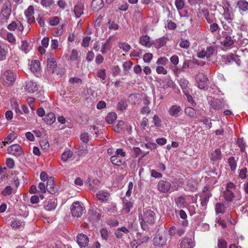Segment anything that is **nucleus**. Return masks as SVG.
Returning a JSON list of instances; mask_svg holds the SVG:
<instances>
[{
  "instance_id": "nucleus-46",
  "label": "nucleus",
  "mask_w": 248,
  "mask_h": 248,
  "mask_svg": "<svg viewBox=\"0 0 248 248\" xmlns=\"http://www.w3.org/2000/svg\"><path fill=\"white\" fill-rule=\"evenodd\" d=\"M124 122L122 121H119L114 126V131L117 133H121L123 131V126L124 125Z\"/></svg>"
},
{
  "instance_id": "nucleus-52",
  "label": "nucleus",
  "mask_w": 248,
  "mask_h": 248,
  "mask_svg": "<svg viewBox=\"0 0 248 248\" xmlns=\"http://www.w3.org/2000/svg\"><path fill=\"white\" fill-rule=\"evenodd\" d=\"M175 4L177 9L179 11L184 8L185 6V1L184 0H175Z\"/></svg>"
},
{
  "instance_id": "nucleus-35",
  "label": "nucleus",
  "mask_w": 248,
  "mask_h": 248,
  "mask_svg": "<svg viewBox=\"0 0 248 248\" xmlns=\"http://www.w3.org/2000/svg\"><path fill=\"white\" fill-rule=\"evenodd\" d=\"M179 83L183 89V93H184L185 90L189 91L190 84L188 80L185 79H181Z\"/></svg>"
},
{
  "instance_id": "nucleus-58",
  "label": "nucleus",
  "mask_w": 248,
  "mask_h": 248,
  "mask_svg": "<svg viewBox=\"0 0 248 248\" xmlns=\"http://www.w3.org/2000/svg\"><path fill=\"white\" fill-rule=\"evenodd\" d=\"M117 205L114 202H111L109 205L108 210L111 213H114L117 211Z\"/></svg>"
},
{
  "instance_id": "nucleus-14",
  "label": "nucleus",
  "mask_w": 248,
  "mask_h": 248,
  "mask_svg": "<svg viewBox=\"0 0 248 248\" xmlns=\"http://www.w3.org/2000/svg\"><path fill=\"white\" fill-rule=\"evenodd\" d=\"M97 199L101 202H104L108 201L110 195L106 190H100L96 194Z\"/></svg>"
},
{
  "instance_id": "nucleus-7",
  "label": "nucleus",
  "mask_w": 248,
  "mask_h": 248,
  "mask_svg": "<svg viewBox=\"0 0 248 248\" xmlns=\"http://www.w3.org/2000/svg\"><path fill=\"white\" fill-rule=\"evenodd\" d=\"M214 52V49L213 46H208L206 49H203L200 50L197 53V56L199 58L201 59H204L205 58L207 59L212 55Z\"/></svg>"
},
{
  "instance_id": "nucleus-15",
  "label": "nucleus",
  "mask_w": 248,
  "mask_h": 248,
  "mask_svg": "<svg viewBox=\"0 0 248 248\" xmlns=\"http://www.w3.org/2000/svg\"><path fill=\"white\" fill-rule=\"evenodd\" d=\"M194 246L195 243L193 240L187 237L183 238L180 243L181 248H193Z\"/></svg>"
},
{
  "instance_id": "nucleus-31",
  "label": "nucleus",
  "mask_w": 248,
  "mask_h": 248,
  "mask_svg": "<svg viewBox=\"0 0 248 248\" xmlns=\"http://www.w3.org/2000/svg\"><path fill=\"white\" fill-rule=\"evenodd\" d=\"M111 46L110 42L108 40L102 43L100 51L104 54L107 53L110 49Z\"/></svg>"
},
{
  "instance_id": "nucleus-33",
  "label": "nucleus",
  "mask_w": 248,
  "mask_h": 248,
  "mask_svg": "<svg viewBox=\"0 0 248 248\" xmlns=\"http://www.w3.org/2000/svg\"><path fill=\"white\" fill-rule=\"evenodd\" d=\"M140 43L147 47H150L151 46V43L150 41V37L147 35H143L140 38Z\"/></svg>"
},
{
  "instance_id": "nucleus-61",
  "label": "nucleus",
  "mask_w": 248,
  "mask_h": 248,
  "mask_svg": "<svg viewBox=\"0 0 248 248\" xmlns=\"http://www.w3.org/2000/svg\"><path fill=\"white\" fill-rule=\"evenodd\" d=\"M153 54L150 53H146L143 55V59L144 62H150L153 59Z\"/></svg>"
},
{
  "instance_id": "nucleus-49",
  "label": "nucleus",
  "mask_w": 248,
  "mask_h": 248,
  "mask_svg": "<svg viewBox=\"0 0 248 248\" xmlns=\"http://www.w3.org/2000/svg\"><path fill=\"white\" fill-rule=\"evenodd\" d=\"M118 46L120 49H122L123 50V51H124L125 52L128 51L131 48L130 46L128 44L126 43V42L119 43V44L118 45Z\"/></svg>"
},
{
  "instance_id": "nucleus-24",
  "label": "nucleus",
  "mask_w": 248,
  "mask_h": 248,
  "mask_svg": "<svg viewBox=\"0 0 248 248\" xmlns=\"http://www.w3.org/2000/svg\"><path fill=\"white\" fill-rule=\"evenodd\" d=\"M225 101L223 99H215L211 104L212 107L215 109H219L224 107Z\"/></svg>"
},
{
  "instance_id": "nucleus-17",
  "label": "nucleus",
  "mask_w": 248,
  "mask_h": 248,
  "mask_svg": "<svg viewBox=\"0 0 248 248\" xmlns=\"http://www.w3.org/2000/svg\"><path fill=\"white\" fill-rule=\"evenodd\" d=\"M46 188L49 193L51 194H54L57 192V188L54 185V180L52 177H50L47 179Z\"/></svg>"
},
{
  "instance_id": "nucleus-45",
  "label": "nucleus",
  "mask_w": 248,
  "mask_h": 248,
  "mask_svg": "<svg viewBox=\"0 0 248 248\" xmlns=\"http://www.w3.org/2000/svg\"><path fill=\"white\" fill-rule=\"evenodd\" d=\"M140 233H139V232L137 233V236H138L137 239L139 241V244H140V245L141 244L147 242L149 241V240L150 239V237L149 236L145 235V236H143V237L140 236Z\"/></svg>"
},
{
  "instance_id": "nucleus-16",
  "label": "nucleus",
  "mask_w": 248,
  "mask_h": 248,
  "mask_svg": "<svg viewBox=\"0 0 248 248\" xmlns=\"http://www.w3.org/2000/svg\"><path fill=\"white\" fill-rule=\"evenodd\" d=\"M34 13V7L32 5L30 6L25 11L24 14L29 23H33L34 22L35 19L33 16Z\"/></svg>"
},
{
  "instance_id": "nucleus-60",
  "label": "nucleus",
  "mask_w": 248,
  "mask_h": 248,
  "mask_svg": "<svg viewBox=\"0 0 248 248\" xmlns=\"http://www.w3.org/2000/svg\"><path fill=\"white\" fill-rule=\"evenodd\" d=\"M91 39V37L90 36H86L84 37L82 41L81 45L84 47H87L89 46L90 41Z\"/></svg>"
},
{
  "instance_id": "nucleus-40",
  "label": "nucleus",
  "mask_w": 248,
  "mask_h": 248,
  "mask_svg": "<svg viewBox=\"0 0 248 248\" xmlns=\"http://www.w3.org/2000/svg\"><path fill=\"white\" fill-rule=\"evenodd\" d=\"M185 113L190 117H195L196 116V110L191 107H187L185 109Z\"/></svg>"
},
{
  "instance_id": "nucleus-54",
  "label": "nucleus",
  "mask_w": 248,
  "mask_h": 248,
  "mask_svg": "<svg viewBox=\"0 0 248 248\" xmlns=\"http://www.w3.org/2000/svg\"><path fill=\"white\" fill-rule=\"evenodd\" d=\"M248 172L247 169L246 168H243L241 169L239 173V177L240 178L243 179L247 177V173Z\"/></svg>"
},
{
  "instance_id": "nucleus-48",
  "label": "nucleus",
  "mask_w": 248,
  "mask_h": 248,
  "mask_svg": "<svg viewBox=\"0 0 248 248\" xmlns=\"http://www.w3.org/2000/svg\"><path fill=\"white\" fill-rule=\"evenodd\" d=\"M16 138V133H11L9 134L5 139L4 143L9 144L11 143Z\"/></svg>"
},
{
  "instance_id": "nucleus-28",
  "label": "nucleus",
  "mask_w": 248,
  "mask_h": 248,
  "mask_svg": "<svg viewBox=\"0 0 248 248\" xmlns=\"http://www.w3.org/2000/svg\"><path fill=\"white\" fill-rule=\"evenodd\" d=\"M181 110V108L180 107L176 105H173L170 108L169 110V113L171 116L174 117H178Z\"/></svg>"
},
{
  "instance_id": "nucleus-53",
  "label": "nucleus",
  "mask_w": 248,
  "mask_h": 248,
  "mask_svg": "<svg viewBox=\"0 0 248 248\" xmlns=\"http://www.w3.org/2000/svg\"><path fill=\"white\" fill-rule=\"evenodd\" d=\"M224 17L225 19L229 23L231 22L233 19V15L230 13L229 11H225L224 13Z\"/></svg>"
},
{
  "instance_id": "nucleus-59",
  "label": "nucleus",
  "mask_w": 248,
  "mask_h": 248,
  "mask_svg": "<svg viewBox=\"0 0 248 248\" xmlns=\"http://www.w3.org/2000/svg\"><path fill=\"white\" fill-rule=\"evenodd\" d=\"M219 29V26L217 23H210V29L209 30L212 33H214L218 30Z\"/></svg>"
},
{
  "instance_id": "nucleus-29",
  "label": "nucleus",
  "mask_w": 248,
  "mask_h": 248,
  "mask_svg": "<svg viewBox=\"0 0 248 248\" xmlns=\"http://www.w3.org/2000/svg\"><path fill=\"white\" fill-rule=\"evenodd\" d=\"M111 162L113 164L116 166H120L123 164L124 160L119 156L113 155L110 158Z\"/></svg>"
},
{
  "instance_id": "nucleus-39",
  "label": "nucleus",
  "mask_w": 248,
  "mask_h": 248,
  "mask_svg": "<svg viewBox=\"0 0 248 248\" xmlns=\"http://www.w3.org/2000/svg\"><path fill=\"white\" fill-rule=\"evenodd\" d=\"M60 21V18L58 16H52L50 17L48 20V23L50 26H55L57 25Z\"/></svg>"
},
{
  "instance_id": "nucleus-5",
  "label": "nucleus",
  "mask_w": 248,
  "mask_h": 248,
  "mask_svg": "<svg viewBox=\"0 0 248 248\" xmlns=\"http://www.w3.org/2000/svg\"><path fill=\"white\" fill-rule=\"evenodd\" d=\"M195 80L199 88L204 90L208 89V79L203 73L198 74L195 77Z\"/></svg>"
},
{
  "instance_id": "nucleus-30",
  "label": "nucleus",
  "mask_w": 248,
  "mask_h": 248,
  "mask_svg": "<svg viewBox=\"0 0 248 248\" xmlns=\"http://www.w3.org/2000/svg\"><path fill=\"white\" fill-rule=\"evenodd\" d=\"M83 5L81 4L75 6L74 13L77 18H79L83 14Z\"/></svg>"
},
{
  "instance_id": "nucleus-32",
  "label": "nucleus",
  "mask_w": 248,
  "mask_h": 248,
  "mask_svg": "<svg viewBox=\"0 0 248 248\" xmlns=\"http://www.w3.org/2000/svg\"><path fill=\"white\" fill-rule=\"evenodd\" d=\"M20 49L25 53H27L31 49V46L27 42L26 40L21 41Z\"/></svg>"
},
{
  "instance_id": "nucleus-25",
  "label": "nucleus",
  "mask_w": 248,
  "mask_h": 248,
  "mask_svg": "<svg viewBox=\"0 0 248 248\" xmlns=\"http://www.w3.org/2000/svg\"><path fill=\"white\" fill-rule=\"evenodd\" d=\"M103 6V0H93L92 3V7L94 11H98L100 10Z\"/></svg>"
},
{
  "instance_id": "nucleus-38",
  "label": "nucleus",
  "mask_w": 248,
  "mask_h": 248,
  "mask_svg": "<svg viewBox=\"0 0 248 248\" xmlns=\"http://www.w3.org/2000/svg\"><path fill=\"white\" fill-rule=\"evenodd\" d=\"M228 163L231 168L232 171H235L236 169L237 163L234 159L232 156L230 157L228 159Z\"/></svg>"
},
{
  "instance_id": "nucleus-11",
  "label": "nucleus",
  "mask_w": 248,
  "mask_h": 248,
  "mask_svg": "<svg viewBox=\"0 0 248 248\" xmlns=\"http://www.w3.org/2000/svg\"><path fill=\"white\" fill-rule=\"evenodd\" d=\"M225 200L228 202H232L234 200H239L241 199L240 196L235 197L232 190H225L223 193Z\"/></svg>"
},
{
  "instance_id": "nucleus-13",
  "label": "nucleus",
  "mask_w": 248,
  "mask_h": 248,
  "mask_svg": "<svg viewBox=\"0 0 248 248\" xmlns=\"http://www.w3.org/2000/svg\"><path fill=\"white\" fill-rule=\"evenodd\" d=\"M57 206V200L54 198H50L44 203V207L47 211H51L55 209Z\"/></svg>"
},
{
  "instance_id": "nucleus-41",
  "label": "nucleus",
  "mask_w": 248,
  "mask_h": 248,
  "mask_svg": "<svg viewBox=\"0 0 248 248\" xmlns=\"http://www.w3.org/2000/svg\"><path fill=\"white\" fill-rule=\"evenodd\" d=\"M73 155L72 151L70 150L65 151L62 155L61 158L62 160L66 162L69 158H70Z\"/></svg>"
},
{
  "instance_id": "nucleus-26",
  "label": "nucleus",
  "mask_w": 248,
  "mask_h": 248,
  "mask_svg": "<svg viewBox=\"0 0 248 248\" xmlns=\"http://www.w3.org/2000/svg\"><path fill=\"white\" fill-rule=\"evenodd\" d=\"M45 122L47 124H52L56 121V117L53 113H48L44 118Z\"/></svg>"
},
{
  "instance_id": "nucleus-23",
  "label": "nucleus",
  "mask_w": 248,
  "mask_h": 248,
  "mask_svg": "<svg viewBox=\"0 0 248 248\" xmlns=\"http://www.w3.org/2000/svg\"><path fill=\"white\" fill-rule=\"evenodd\" d=\"M210 159L212 161H219L222 158V154L219 148L216 149L211 153Z\"/></svg>"
},
{
  "instance_id": "nucleus-44",
  "label": "nucleus",
  "mask_w": 248,
  "mask_h": 248,
  "mask_svg": "<svg viewBox=\"0 0 248 248\" xmlns=\"http://www.w3.org/2000/svg\"><path fill=\"white\" fill-rule=\"evenodd\" d=\"M54 1L53 0H41V4L46 9H48L52 6Z\"/></svg>"
},
{
  "instance_id": "nucleus-51",
  "label": "nucleus",
  "mask_w": 248,
  "mask_h": 248,
  "mask_svg": "<svg viewBox=\"0 0 248 248\" xmlns=\"http://www.w3.org/2000/svg\"><path fill=\"white\" fill-rule=\"evenodd\" d=\"M78 52L76 49H73L72 51L71 54L70 55V59L72 61H75L78 60Z\"/></svg>"
},
{
  "instance_id": "nucleus-47",
  "label": "nucleus",
  "mask_w": 248,
  "mask_h": 248,
  "mask_svg": "<svg viewBox=\"0 0 248 248\" xmlns=\"http://www.w3.org/2000/svg\"><path fill=\"white\" fill-rule=\"evenodd\" d=\"M97 76L98 78L101 79L102 81H104L106 79V74L105 70L102 69L98 70L97 72ZM104 83V82H103Z\"/></svg>"
},
{
  "instance_id": "nucleus-27",
  "label": "nucleus",
  "mask_w": 248,
  "mask_h": 248,
  "mask_svg": "<svg viewBox=\"0 0 248 248\" xmlns=\"http://www.w3.org/2000/svg\"><path fill=\"white\" fill-rule=\"evenodd\" d=\"M10 225L13 229L17 230L23 228L24 223L20 220L14 219L11 221Z\"/></svg>"
},
{
  "instance_id": "nucleus-57",
  "label": "nucleus",
  "mask_w": 248,
  "mask_h": 248,
  "mask_svg": "<svg viewBox=\"0 0 248 248\" xmlns=\"http://www.w3.org/2000/svg\"><path fill=\"white\" fill-rule=\"evenodd\" d=\"M127 107L126 102L124 101H120L117 105V108L120 110H123L126 108Z\"/></svg>"
},
{
  "instance_id": "nucleus-55",
  "label": "nucleus",
  "mask_w": 248,
  "mask_h": 248,
  "mask_svg": "<svg viewBox=\"0 0 248 248\" xmlns=\"http://www.w3.org/2000/svg\"><path fill=\"white\" fill-rule=\"evenodd\" d=\"M35 99L33 97H29L27 98L26 101L29 106L32 109V111L34 110V105L33 104L34 103Z\"/></svg>"
},
{
  "instance_id": "nucleus-64",
  "label": "nucleus",
  "mask_w": 248,
  "mask_h": 248,
  "mask_svg": "<svg viewBox=\"0 0 248 248\" xmlns=\"http://www.w3.org/2000/svg\"><path fill=\"white\" fill-rule=\"evenodd\" d=\"M7 39L10 43H15L16 42L15 36L13 33L10 32H8L7 34Z\"/></svg>"
},
{
  "instance_id": "nucleus-4",
  "label": "nucleus",
  "mask_w": 248,
  "mask_h": 248,
  "mask_svg": "<svg viewBox=\"0 0 248 248\" xmlns=\"http://www.w3.org/2000/svg\"><path fill=\"white\" fill-rule=\"evenodd\" d=\"M11 3L10 0H6L3 5L1 12L0 14V22H7L11 13Z\"/></svg>"
},
{
  "instance_id": "nucleus-3",
  "label": "nucleus",
  "mask_w": 248,
  "mask_h": 248,
  "mask_svg": "<svg viewBox=\"0 0 248 248\" xmlns=\"http://www.w3.org/2000/svg\"><path fill=\"white\" fill-rule=\"evenodd\" d=\"M232 30H228V31H224L222 32V38L223 39L221 41V44L225 47L232 46L235 39L234 38V36L232 34Z\"/></svg>"
},
{
  "instance_id": "nucleus-34",
  "label": "nucleus",
  "mask_w": 248,
  "mask_h": 248,
  "mask_svg": "<svg viewBox=\"0 0 248 248\" xmlns=\"http://www.w3.org/2000/svg\"><path fill=\"white\" fill-rule=\"evenodd\" d=\"M225 207L224 204L221 202H217L215 205V211L217 214H223L225 212Z\"/></svg>"
},
{
  "instance_id": "nucleus-36",
  "label": "nucleus",
  "mask_w": 248,
  "mask_h": 248,
  "mask_svg": "<svg viewBox=\"0 0 248 248\" xmlns=\"http://www.w3.org/2000/svg\"><path fill=\"white\" fill-rule=\"evenodd\" d=\"M168 40V38L165 37L156 40V48H160L164 46L166 44Z\"/></svg>"
},
{
  "instance_id": "nucleus-2",
  "label": "nucleus",
  "mask_w": 248,
  "mask_h": 248,
  "mask_svg": "<svg viewBox=\"0 0 248 248\" xmlns=\"http://www.w3.org/2000/svg\"><path fill=\"white\" fill-rule=\"evenodd\" d=\"M16 79L15 74L10 70H7L2 73L0 81L5 86H10L13 84Z\"/></svg>"
},
{
  "instance_id": "nucleus-43",
  "label": "nucleus",
  "mask_w": 248,
  "mask_h": 248,
  "mask_svg": "<svg viewBox=\"0 0 248 248\" xmlns=\"http://www.w3.org/2000/svg\"><path fill=\"white\" fill-rule=\"evenodd\" d=\"M184 93L186 96L188 102L193 106H195L196 104L194 101L192 96L190 95L189 91L185 90Z\"/></svg>"
},
{
  "instance_id": "nucleus-18",
  "label": "nucleus",
  "mask_w": 248,
  "mask_h": 248,
  "mask_svg": "<svg viewBox=\"0 0 248 248\" xmlns=\"http://www.w3.org/2000/svg\"><path fill=\"white\" fill-rule=\"evenodd\" d=\"M123 201V211L128 213L130 212L131 209L133 206V203L125 198H124L122 199Z\"/></svg>"
},
{
  "instance_id": "nucleus-21",
  "label": "nucleus",
  "mask_w": 248,
  "mask_h": 248,
  "mask_svg": "<svg viewBox=\"0 0 248 248\" xmlns=\"http://www.w3.org/2000/svg\"><path fill=\"white\" fill-rule=\"evenodd\" d=\"M170 183L166 181H160L158 184V189L162 192L168 191L170 188Z\"/></svg>"
},
{
  "instance_id": "nucleus-8",
  "label": "nucleus",
  "mask_w": 248,
  "mask_h": 248,
  "mask_svg": "<svg viewBox=\"0 0 248 248\" xmlns=\"http://www.w3.org/2000/svg\"><path fill=\"white\" fill-rule=\"evenodd\" d=\"M167 241V233L165 232L158 233L156 236V246L163 247L166 244Z\"/></svg>"
},
{
  "instance_id": "nucleus-12",
  "label": "nucleus",
  "mask_w": 248,
  "mask_h": 248,
  "mask_svg": "<svg viewBox=\"0 0 248 248\" xmlns=\"http://www.w3.org/2000/svg\"><path fill=\"white\" fill-rule=\"evenodd\" d=\"M77 240L78 244L81 248L86 247L89 241L88 236L83 233L78 235Z\"/></svg>"
},
{
  "instance_id": "nucleus-56",
  "label": "nucleus",
  "mask_w": 248,
  "mask_h": 248,
  "mask_svg": "<svg viewBox=\"0 0 248 248\" xmlns=\"http://www.w3.org/2000/svg\"><path fill=\"white\" fill-rule=\"evenodd\" d=\"M100 232L102 239L105 240H107L108 237V230L106 229L103 228L101 229Z\"/></svg>"
},
{
  "instance_id": "nucleus-63",
  "label": "nucleus",
  "mask_w": 248,
  "mask_h": 248,
  "mask_svg": "<svg viewBox=\"0 0 248 248\" xmlns=\"http://www.w3.org/2000/svg\"><path fill=\"white\" fill-rule=\"evenodd\" d=\"M40 144L42 148L45 150L48 149L49 147L48 142L46 140L40 141Z\"/></svg>"
},
{
  "instance_id": "nucleus-1",
  "label": "nucleus",
  "mask_w": 248,
  "mask_h": 248,
  "mask_svg": "<svg viewBox=\"0 0 248 248\" xmlns=\"http://www.w3.org/2000/svg\"><path fill=\"white\" fill-rule=\"evenodd\" d=\"M155 213L150 209H147L144 213L143 218L141 214H139V217L140 220V223L142 228L145 230L146 228V223H153L155 221Z\"/></svg>"
},
{
  "instance_id": "nucleus-50",
  "label": "nucleus",
  "mask_w": 248,
  "mask_h": 248,
  "mask_svg": "<svg viewBox=\"0 0 248 248\" xmlns=\"http://www.w3.org/2000/svg\"><path fill=\"white\" fill-rule=\"evenodd\" d=\"M13 192V188L11 186H7L2 191L1 193L4 196L10 195Z\"/></svg>"
},
{
  "instance_id": "nucleus-22",
  "label": "nucleus",
  "mask_w": 248,
  "mask_h": 248,
  "mask_svg": "<svg viewBox=\"0 0 248 248\" xmlns=\"http://www.w3.org/2000/svg\"><path fill=\"white\" fill-rule=\"evenodd\" d=\"M19 31H23L24 29L23 26L19 21H13L11 23L9 24L7 26V29L10 31H15L16 29Z\"/></svg>"
},
{
  "instance_id": "nucleus-62",
  "label": "nucleus",
  "mask_w": 248,
  "mask_h": 248,
  "mask_svg": "<svg viewBox=\"0 0 248 248\" xmlns=\"http://www.w3.org/2000/svg\"><path fill=\"white\" fill-rule=\"evenodd\" d=\"M6 165L9 169H13L15 167V162L14 160L11 158L6 159Z\"/></svg>"
},
{
  "instance_id": "nucleus-37",
  "label": "nucleus",
  "mask_w": 248,
  "mask_h": 248,
  "mask_svg": "<svg viewBox=\"0 0 248 248\" xmlns=\"http://www.w3.org/2000/svg\"><path fill=\"white\" fill-rule=\"evenodd\" d=\"M116 118V114L115 112H110L106 117V121L108 124H111L113 123Z\"/></svg>"
},
{
  "instance_id": "nucleus-6",
  "label": "nucleus",
  "mask_w": 248,
  "mask_h": 248,
  "mask_svg": "<svg viewBox=\"0 0 248 248\" xmlns=\"http://www.w3.org/2000/svg\"><path fill=\"white\" fill-rule=\"evenodd\" d=\"M84 211V208L78 201L74 202L71 206V212L74 217H80L83 214Z\"/></svg>"
},
{
  "instance_id": "nucleus-10",
  "label": "nucleus",
  "mask_w": 248,
  "mask_h": 248,
  "mask_svg": "<svg viewBox=\"0 0 248 248\" xmlns=\"http://www.w3.org/2000/svg\"><path fill=\"white\" fill-rule=\"evenodd\" d=\"M8 152L15 155H20L23 153V151L18 144H13L8 148Z\"/></svg>"
},
{
  "instance_id": "nucleus-19",
  "label": "nucleus",
  "mask_w": 248,
  "mask_h": 248,
  "mask_svg": "<svg viewBox=\"0 0 248 248\" xmlns=\"http://www.w3.org/2000/svg\"><path fill=\"white\" fill-rule=\"evenodd\" d=\"M47 70L49 73H56L57 75L61 76L62 74L61 71H58L57 63H47Z\"/></svg>"
},
{
  "instance_id": "nucleus-9",
  "label": "nucleus",
  "mask_w": 248,
  "mask_h": 248,
  "mask_svg": "<svg viewBox=\"0 0 248 248\" xmlns=\"http://www.w3.org/2000/svg\"><path fill=\"white\" fill-rule=\"evenodd\" d=\"M38 89V85L33 80H28L26 82L25 90L29 93H33Z\"/></svg>"
},
{
  "instance_id": "nucleus-42",
  "label": "nucleus",
  "mask_w": 248,
  "mask_h": 248,
  "mask_svg": "<svg viewBox=\"0 0 248 248\" xmlns=\"http://www.w3.org/2000/svg\"><path fill=\"white\" fill-rule=\"evenodd\" d=\"M239 9L243 11H246L248 10V2L245 0H240L237 4Z\"/></svg>"
},
{
  "instance_id": "nucleus-20",
  "label": "nucleus",
  "mask_w": 248,
  "mask_h": 248,
  "mask_svg": "<svg viewBox=\"0 0 248 248\" xmlns=\"http://www.w3.org/2000/svg\"><path fill=\"white\" fill-rule=\"evenodd\" d=\"M29 66L31 71L36 76H39L41 71L40 63H29Z\"/></svg>"
}]
</instances>
